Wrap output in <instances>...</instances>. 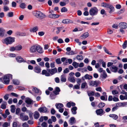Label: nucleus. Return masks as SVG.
<instances>
[{"mask_svg": "<svg viewBox=\"0 0 127 127\" xmlns=\"http://www.w3.org/2000/svg\"><path fill=\"white\" fill-rule=\"evenodd\" d=\"M15 38L9 37L3 39L2 40V42L4 44L8 45L9 44H11L15 41Z\"/></svg>", "mask_w": 127, "mask_h": 127, "instance_id": "obj_1", "label": "nucleus"}, {"mask_svg": "<svg viewBox=\"0 0 127 127\" xmlns=\"http://www.w3.org/2000/svg\"><path fill=\"white\" fill-rule=\"evenodd\" d=\"M12 78V76L11 74H9L5 75L3 78L4 83L5 84L9 83L10 79Z\"/></svg>", "mask_w": 127, "mask_h": 127, "instance_id": "obj_2", "label": "nucleus"}, {"mask_svg": "<svg viewBox=\"0 0 127 127\" xmlns=\"http://www.w3.org/2000/svg\"><path fill=\"white\" fill-rule=\"evenodd\" d=\"M33 15L37 18H43L46 17L45 15L42 12L38 11H36L34 12Z\"/></svg>", "mask_w": 127, "mask_h": 127, "instance_id": "obj_3", "label": "nucleus"}, {"mask_svg": "<svg viewBox=\"0 0 127 127\" xmlns=\"http://www.w3.org/2000/svg\"><path fill=\"white\" fill-rule=\"evenodd\" d=\"M89 13L91 16H94L97 15L98 12V9L97 8L94 7L92 8L89 10Z\"/></svg>", "mask_w": 127, "mask_h": 127, "instance_id": "obj_4", "label": "nucleus"}, {"mask_svg": "<svg viewBox=\"0 0 127 127\" xmlns=\"http://www.w3.org/2000/svg\"><path fill=\"white\" fill-rule=\"evenodd\" d=\"M20 118L23 121H27L29 119L28 117L24 115L23 113H21L20 114Z\"/></svg>", "mask_w": 127, "mask_h": 127, "instance_id": "obj_5", "label": "nucleus"}, {"mask_svg": "<svg viewBox=\"0 0 127 127\" xmlns=\"http://www.w3.org/2000/svg\"><path fill=\"white\" fill-rule=\"evenodd\" d=\"M25 102L27 104L26 106L29 107L30 105L33 104V101L29 98H27L25 99Z\"/></svg>", "mask_w": 127, "mask_h": 127, "instance_id": "obj_6", "label": "nucleus"}, {"mask_svg": "<svg viewBox=\"0 0 127 127\" xmlns=\"http://www.w3.org/2000/svg\"><path fill=\"white\" fill-rule=\"evenodd\" d=\"M38 110L40 113H46L47 112V108L45 107H43L39 108Z\"/></svg>", "mask_w": 127, "mask_h": 127, "instance_id": "obj_7", "label": "nucleus"}, {"mask_svg": "<svg viewBox=\"0 0 127 127\" xmlns=\"http://www.w3.org/2000/svg\"><path fill=\"white\" fill-rule=\"evenodd\" d=\"M118 25L121 28L125 29L127 28V24L125 22H121Z\"/></svg>", "mask_w": 127, "mask_h": 127, "instance_id": "obj_8", "label": "nucleus"}, {"mask_svg": "<svg viewBox=\"0 0 127 127\" xmlns=\"http://www.w3.org/2000/svg\"><path fill=\"white\" fill-rule=\"evenodd\" d=\"M47 71L50 74L53 75L57 72V69L56 68H55L52 69H47Z\"/></svg>", "mask_w": 127, "mask_h": 127, "instance_id": "obj_9", "label": "nucleus"}, {"mask_svg": "<svg viewBox=\"0 0 127 127\" xmlns=\"http://www.w3.org/2000/svg\"><path fill=\"white\" fill-rule=\"evenodd\" d=\"M41 69L40 67L37 65L34 67L33 69V70L35 72L38 73L41 72Z\"/></svg>", "mask_w": 127, "mask_h": 127, "instance_id": "obj_10", "label": "nucleus"}, {"mask_svg": "<svg viewBox=\"0 0 127 127\" xmlns=\"http://www.w3.org/2000/svg\"><path fill=\"white\" fill-rule=\"evenodd\" d=\"M60 15L55 14H49L48 15V17L50 18H56L59 17Z\"/></svg>", "mask_w": 127, "mask_h": 127, "instance_id": "obj_11", "label": "nucleus"}, {"mask_svg": "<svg viewBox=\"0 0 127 127\" xmlns=\"http://www.w3.org/2000/svg\"><path fill=\"white\" fill-rule=\"evenodd\" d=\"M110 68L111 70L113 72H116L118 71V67L114 65H112Z\"/></svg>", "mask_w": 127, "mask_h": 127, "instance_id": "obj_12", "label": "nucleus"}, {"mask_svg": "<svg viewBox=\"0 0 127 127\" xmlns=\"http://www.w3.org/2000/svg\"><path fill=\"white\" fill-rule=\"evenodd\" d=\"M5 32V30L2 28H0V36L3 37Z\"/></svg>", "mask_w": 127, "mask_h": 127, "instance_id": "obj_13", "label": "nucleus"}, {"mask_svg": "<svg viewBox=\"0 0 127 127\" xmlns=\"http://www.w3.org/2000/svg\"><path fill=\"white\" fill-rule=\"evenodd\" d=\"M89 85L92 86H96L97 85V83L96 81H91L89 82Z\"/></svg>", "mask_w": 127, "mask_h": 127, "instance_id": "obj_14", "label": "nucleus"}, {"mask_svg": "<svg viewBox=\"0 0 127 127\" xmlns=\"http://www.w3.org/2000/svg\"><path fill=\"white\" fill-rule=\"evenodd\" d=\"M60 91V88L58 87H57L55 88V90L53 91V92L55 95H57L59 94V92Z\"/></svg>", "mask_w": 127, "mask_h": 127, "instance_id": "obj_15", "label": "nucleus"}, {"mask_svg": "<svg viewBox=\"0 0 127 127\" xmlns=\"http://www.w3.org/2000/svg\"><path fill=\"white\" fill-rule=\"evenodd\" d=\"M96 113L97 115H101L103 114V110L101 109L97 110L96 111Z\"/></svg>", "mask_w": 127, "mask_h": 127, "instance_id": "obj_16", "label": "nucleus"}, {"mask_svg": "<svg viewBox=\"0 0 127 127\" xmlns=\"http://www.w3.org/2000/svg\"><path fill=\"white\" fill-rule=\"evenodd\" d=\"M72 23V21L68 19H64L62 21V23L64 24H68Z\"/></svg>", "mask_w": 127, "mask_h": 127, "instance_id": "obj_17", "label": "nucleus"}, {"mask_svg": "<svg viewBox=\"0 0 127 127\" xmlns=\"http://www.w3.org/2000/svg\"><path fill=\"white\" fill-rule=\"evenodd\" d=\"M107 8H109L110 9V10L109 12L110 13H111L114 11L115 9L114 7L112 5L109 4Z\"/></svg>", "mask_w": 127, "mask_h": 127, "instance_id": "obj_18", "label": "nucleus"}, {"mask_svg": "<svg viewBox=\"0 0 127 127\" xmlns=\"http://www.w3.org/2000/svg\"><path fill=\"white\" fill-rule=\"evenodd\" d=\"M69 124L71 125H72L75 122V118L73 117L71 118L69 120Z\"/></svg>", "mask_w": 127, "mask_h": 127, "instance_id": "obj_19", "label": "nucleus"}, {"mask_svg": "<svg viewBox=\"0 0 127 127\" xmlns=\"http://www.w3.org/2000/svg\"><path fill=\"white\" fill-rule=\"evenodd\" d=\"M42 74L45 75V76H50L49 73L47 72V71L45 70H42Z\"/></svg>", "mask_w": 127, "mask_h": 127, "instance_id": "obj_20", "label": "nucleus"}, {"mask_svg": "<svg viewBox=\"0 0 127 127\" xmlns=\"http://www.w3.org/2000/svg\"><path fill=\"white\" fill-rule=\"evenodd\" d=\"M36 46L34 45L32 46L30 48V52H34L36 51V49H37Z\"/></svg>", "mask_w": 127, "mask_h": 127, "instance_id": "obj_21", "label": "nucleus"}, {"mask_svg": "<svg viewBox=\"0 0 127 127\" xmlns=\"http://www.w3.org/2000/svg\"><path fill=\"white\" fill-rule=\"evenodd\" d=\"M67 106L68 108H70L71 107L75 106V103L71 102H69L67 103Z\"/></svg>", "mask_w": 127, "mask_h": 127, "instance_id": "obj_22", "label": "nucleus"}, {"mask_svg": "<svg viewBox=\"0 0 127 127\" xmlns=\"http://www.w3.org/2000/svg\"><path fill=\"white\" fill-rule=\"evenodd\" d=\"M55 106L56 108L58 109L62 108L64 106L63 104L62 103H56Z\"/></svg>", "mask_w": 127, "mask_h": 127, "instance_id": "obj_23", "label": "nucleus"}, {"mask_svg": "<svg viewBox=\"0 0 127 127\" xmlns=\"http://www.w3.org/2000/svg\"><path fill=\"white\" fill-rule=\"evenodd\" d=\"M37 47L36 51H37L38 52L40 53H41L43 52V49L39 45L37 46Z\"/></svg>", "mask_w": 127, "mask_h": 127, "instance_id": "obj_24", "label": "nucleus"}, {"mask_svg": "<svg viewBox=\"0 0 127 127\" xmlns=\"http://www.w3.org/2000/svg\"><path fill=\"white\" fill-rule=\"evenodd\" d=\"M77 109V108L75 106L72 108L71 109V111L72 113L73 114H75L77 113L76 110Z\"/></svg>", "mask_w": 127, "mask_h": 127, "instance_id": "obj_25", "label": "nucleus"}, {"mask_svg": "<svg viewBox=\"0 0 127 127\" xmlns=\"http://www.w3.org/2000/svg\"><path fill=\"white\" fill-rule=\"evenodd\" d=\"M68 80L70 82L74 83L75 82L74 77L72 76H70L68 78Z\"/></svg>", "mask_w": 127, "mask_h": 127, "instance_id": "obj_26", "label": "nucleus"}, {"mask_svg": "<svg viewBox=\"0 0 127 127\" xmlns=\"http://www.w3.org/2000/svg\"><path fill=\"white\" fill-rule=\"evenodd\" d=\"M16 59L17 62L19 63H21L23 61V59L20 56L16 57Z\"/></svg>", "mask_w": 127, "mask_h": 127, "instance_id": "obj_27", "label": "nucleus"}, {"mask_svg": "<svg viewBox=\"0 0 127 127\" xmlns=\"http://www.w3.org/2000/svg\"><path fill=\"white\" fill-rule=\"evenodd\" d=\"M109 116L112 118L116 120L118 118V116L116 114H110L109 115Z\"/></svg>", "mask_w": 127, "mask_h": 127, "instance_id": "obj_28", "label": "nucleus"}, {"mask_svg": "<svg viewBox=\"0 0 127 127\" xmlns=\"http://www.w3.org/2000/svg\"><path fill=\"white\" fill-rule=\"evenodd\" d=\"M39 113L37 111H35L34 116V118L36 119H38L39 118Z\"/></svg>", "mask_w": 127, "mask_h": 127, "instance_id": "obj_29", "label": "nucleus"}, {"mask_svg": "<svg viewBox=\"0 0 127 127\" xmlns=\"http://www.w3.org/2000/svg\"><path fill=\"white\" fill-rule=\"evenodd\" d=\"M61 81L63 82H65L66 81V76L65 75H62L61 76Z\"/></svg>", "mask_w": 127, "mask_h": 127, "instance_id": "obj_30", "label": "nucleus"}, {"mask_svg": "<svg viewBox=\"0 0 127 127\" xmlns=\"http://www.w3.org/2000/svg\"><path fill=\"white\" fill-rule=\"evenodd\" d=\"M35 93H39V94H41V92H39V90L36 87H33L32 90Z\"/></svg>", "mask_w": 127, "mask_h": 127, "instance_id": "obj_31", "label": "nucleus"}, {"mask_svg": "<svg viewBox=\"0 0 127 127\" xmlns=\"http://www.w3.org/2000/svg\"><path fill=\"white\" fill-rule=\"evenodd\" d=\"M13 83L16 85H19L20 83L19 81L17 79H13Z\"/></svg>", "mask_w": 127, "mask_h": 127, "instance_id": "obj_32", "label": "nucleus"}, {"mask_svg": "<svg viewBox=\"0 0 127 127\" xmlns=\"http://www.w3.org/2000/svg\"><path fill=\"white\" fill-rule=\"evenodd\" d=\"M10 126V123L7 122H4L2 125V126L3 127H8Z\"/></svg>", "mask_w": 127, "mask_h": 127, "instance_id": "obj_33", "label": "nucleus"}, {"mask_svg": "<svg viewBox=\"0 0 127 127\" xmlns=\"http://www.w3.org/2000/svg\"><path fill=\"white\" fill-rule=\"evenodd\" d=\"M125 103L124 102H118L116 103V105L117 107L121 106L124 105Z\"/></svg>", "mask_w": 127, "mask_h": 127, "instance_id": "obj_34", "label": "nucleus"}, {"mask_svg": "<svg viewBox=\"0 0 127 127\" xmlns=\"http://www.w3.org/2000/svg\"><path fill=\"white\" fill-rule=\"evenodd\" d=\"M16 51H19L21 50L22 47L21 45H18L15 47Z\"/></svg>", "mask_w": 127, "mask_h": 127, "instance_id": "obj_35", "label": "nucleus"}, {"mask_svg": "<svg viewBox=\"0 0 127 127\" xmlns=\"http://www.w3.org/2000/svg\"><path fill=\"white\" fill-rule=\"evenodd\" d=\"M84 77L86 79H88L89 80L91 79L92 77V76L88 74L85 75Z\"/></svg>", "mask_w": 127, "mask_h": 127, "instance_id": "obj_36", "label": "nucleus"}, {"mask_svg": "<svg viewBox=\"0 0 127 127\" xmlns=\"http://www.w3.org/2000/svg\"><path fill=\"white\" fill-rule=\"evenodd\" d=\"M127 40H125L122 45V47L123 49H125L127 47Z\"/></svg>", "mask_w": 127, "mask_h": 127, "instance_id": "obj_37", "label": "nucleus"}, {"mask_svg": "<svg viewBox=\"0 0 127 127\" xmlns=\"http://www.w3.org/2000/svg\"><path fill=\"white\" fill-rule=\"evenodd\" d=\"M89 35V33L87 32H86L84 33L82 35V36L84 38H86Z\"/></svg>", "mask_w": 127, "mask_h": 127, "instance_id": "obj_38", "label": "nucleus"}, {"mask_svg": "<svg viewBox=\"0 0 127 127\" xmlns=\"http://www.w3.org/2000/svg\"><path fill=\"white\" fill-rule=\"evenodd\" d=\"M76 58L78 60L80 61L83 59V57L82 55H78L76 56Z\"/></svg>", "mask_w": 127, "mask_h": 127, "instance_id": "obj_39", "label": "nucleus"}, {"mask_svg": "<svg viewBox=\"0 0 127 127\" xmlns=\"http://www.w3.org/2000/svg\"><path fill=\"white\" fill-rule=\"evenodd\" d=\"M72 65L75 68H77L78 67V63L75 62L73 63Z\"/></svg>", "mask_w": 127, "mask_h": 127, "instance_id": "obj_40", "label": "nucleus"}, {"mask_svg": "<svg viewBox=\"0 0 127 127\" xmlns=\"http://www.w3.org/2000/svg\"><path fill=\"white\" fill-rule=\"evenodd\" d=\"M105 105L104 103L101 102L98 104V107L99 108H102L104 107Z\"/></svg>", "mask_w": 127, "mask_h": 127, "instance_id": "obj_41", "label": "nucleus"}, {"mask_svg": "<svg viewBox=\"0 0 127 127\" xmlns=\"http://www.w3.org/2000/svg\"><path fill=\"white\" fill-rule=\"evenodd\" d=\"M3 11L4 12H6L9 10V9L8 7L7 6L5 5L3 7Z\"/></svg>", "mask_w": 127, "mask_h": 127, "instance_id": "obj_42", "label": "nucleus"}, {"mask_svg": "<svg viewBox=\"0 0 127 127\" xmlns=\"http://www.w3.org/2000/svg\"><path fill=\"white\" fill-rule=\"evenodd\" d=\"M87 93L88 95L89 96H93L95 94L94 92L93 91L88 92Z\"/></svg>", "mask_w": 127, "mask_h": 127, "instance_id": "obj_43", "label": "nucleus"}, {"mask_svg": "<svg viewBox=\"0 0 127 127\" xmlns=\"http://www.w3.org/2000/svg\"><path fill=\"white\" fill-rule=\"evenodd\" d=\"M26 6V4L24 3H21L20 5V7L22 9H24L25 8Z\"/></svg>", "mask_w": 127, "mask_h": 127, "instance_id": "obj_44", "label": "nucleus"}, {"mask_svg": "<svg viewBox=\"0 0 127 127\" xmlns=\"http://www.w3.org/2000/svg\"><path fill=\"white\" fill-rule=\"evenodd\" d=\"M109 4L103 2L101 4V6H102L107 8Z\"/></svg>", "mask_w": 127, "mask_h": 127, "instance_id": "obj_45", "label": "nucleus"}, {"mask_svg": "<svg viewBox=\"0 0 127 127\" xmlns=\"http://www.w3.org/2000/svg\"><path fill=\"white\" fill-rule=\"evenodd\" d=\"M11 108V111L12 112L14 113L15 111V105H12L10 106Z\"/></svg>", "mask_w": 127, "mask_h": 127, "instance_id": "obj_46", "label": "nucleus"}, {"mask_svg": "<svg viewBox=\"0 0 127 127\" xmlns=\"http://www.w3.org/2000/svg\"><path fill=\"white\" fill-rule=\"evenodd\" d=\"M120 99L122 100L127 99V98L125 96H124L122 95H120Z\"/></svg>", "mask_w": 127, "mask_h": 127, "instance_id": "obj_47", "label": "nucleus"}, {"mask_svg": "<svg viewBox=\"0 0 127 127\" xmlns=\"http://www.w3.org/2000/svg\"><path fill=\"white\" fill-rule=\"evenodd\" d=\"M101 75L102 76V78H105L107 77V75L106 74V73L105 72V71H104V72H103L101 74Z\"/></svg>", "mask_w": 127, "mask_h": 127, "instance_id": "obj_48", "label": "nucleus"}, {"mask_svg": "<svg viewBox=\"0 0 127 127\" xmlns=\"http://www.w3.org/2000/svg\"><path fill=\"white\" fill-rule=\"evenodd\" d=\"M103 49L104 51L107 54H108L111 55L112 54L110 53V52L109 51L106 49L105 47H104L103 48Z\"/></svg>", "mask_w": 127, "mask_h": 127, "instance_id": "obj_49", "label": "nucleus"}, {"mask_svg": "<svg viewBox=\"0 0 127 127\" xmlns=\"http://www.w3.org/2000/svg\"><path fill=\"white\" fill-rule=\"evenodd\" d=\"M13 13L12 12H8L7 14V16L9 17H11L13 16Z\"/></svg>", "mask_w": 127, "mask_h": 127, "instance_id": "obj_50", "label": "nucleus"}, {"mask_svg": "<svg viewBox=\"0 0 127 127\" xmlns=\"http://www.w3.org/2000/svg\"><path fill=\"white\" fill-rule=\"evenodd\" d=\"M87 86V84L86 82L83 83L81 85V88L82 89L84 88Z\"/></svg>", "mask_w": 127, "mask_h": 127, "instance_id": "obj_51", "label": "nucleus"}, {"mask_svg": "<svg viewBox=\"0 0 127 127\" xmlns=\"http://www.w3.org/2000/svg\"><path fill=\"white\" fill-rule=\"evenodd\" d=\"M66 54L67 55H71L74 54H75V52L73 51H71L70 52H66Z\"/></svg>", "mask_w": 127, "mask_h": 127, "instance_id": "obj_52", "label": "nucleus"}, {"mask_svg": "<svg viewBox=\"0 0 127 127\" xmlns=\"http://www.w3.org/2000/svg\"><path fill=\"white\" fill-rule=\"evenodd\" d=\"M4 1L3 4L4 5L8 4L9 3V1L8 0H4Z\"/></svg>", "mask_w": 127, "mask_h": 127, "instance_id": "obj_53", "label": "nucleus"}, {"mask_svg": "<svg viewBox=\"0 0 127 127\" xmlns=\"http://www.w3.org/2000/svg\"><path fill=\"white\" fill-rule=\"evenodd\" d=\"M38 30V28L37 27H34L32 30V31H31V32H36Z\"/></svg>", "mask_w": 127, "mask_h": 127, "instance_id": "obj_54", "label": "nucleus"}, {"mask_svg": "<svg viewBox=\"0 0 127 127\" xmlns=\"http://www.w3.org/2000/svg\"><path fill=\"white\" fill-rule=\"evenodd\" d=\"M122 119L124 122H127V116H123V117Z\"/></svg>", "mask_w": 127, "mask_h": 127, "instance_id": "obj_55", "label": "nucleus"}, {"mask_svg": "<svg viewBox=\"0 0 127 127\" xmlns=\"http://www.w3.org/2000/svg\"><path fill=\"white\" fill-rule=\"evenodd\" d=\"M118 91L116 90H114L112 91V93L113 95L118 94Z\"/></svg>", "mask_w": 127, "mask_h": 127, "instance_id": "obj_56", "label": "nucleus"}, {"mask_svg": "<svg viewBox=\"0 0 127 127\" xmlns=\"http://www.w3.org/2000/svg\"><path fill=\"white\" fill-rule=\"evenodd\" d=\"M67 11L66 8L65 7H63L61 9V11L62 12H65Z\"/></svg>", "mask_w": 127, "mask_h": 127, "instance_id": "obj_57", "label": "nucleus"}, {"mask_svg": "<svg viewBox=\"0 0 127 127\" xmlns=\"http://www.w3.org/2000/svg\"><path fill=\"white\" fill-rule=\"evenodd\" d=\"M125 11V9L124 8H122L121 9V10L119 11L118 13L119 14H121L123 13Z\"/></svg>", "mask_w": 127, "mask_h": 127, "instance_id": "obj_58", "label": "nucleus"}, {"mask_svg": "<svg viewBox=\"0 0 127 127\" xmlns=\"http://www.w3.org/2000/svg\"><path fill=\"white\" fill-rule=\"evenodd\" d=\"M51 119L53 122H55L56 121V118L54 116H51Z\"/></svg>", "mask_w": 127, "mask_h": 127, "instance_id": "obj_59", "label": "nucleus"}, {"mask_svg": "<svg viewBox=\"0 0 127 127\" xmlns=\"http://www.w3.org/2000/svg\"><path fill=\"white\" fill-rule=\"evenodd\" d=\"M16 56V55L15 54L10 53L9 55V56L10 57H15Z\"/></svg>", "mask_w": 127, "mask_h": 127, "instance_id": "obj_60", "label": "nucleus"}, {"mask_svg": "<svg viewBox=\"0 0 127 127\" xmlns=\"http://www.w3.org/2000/svg\"><path fill=\"white\" fill-rule=\"evenodd\" d=\"M56 63L58 64H60L61 63L60 59V58H58L56 59Z\"/></svg>", "mask_w": 127, "mask_h": 127, "instance_id": "obj_61", "label": "nucleus"}, {"mask_svg": "<svg viewBox=\"0 0 127 127\" xmlns=\"http://www.w3.org/2000/svg\"><path fill=\"white\" fill-rule=\"evenodd\" d=\"M9 50L11 51H13L16 50L15 47H11L9 48Z\"/></svg>", "mask_w": 127, "mask_h": 127, "instance_id": "obj_62", "label": "nucleus"}, {"mask_svg": "<svg viewBox=\"0 0 127 127\" xmlns=\"http://www.w3.org/2000/svg\"><path fill=\"white\" fill-rule=\"evenodd\" d=\"M41 126L42 127H47V123L45 122L42 123L41 124Z\"/></svg>", "mask_w": 127, "mask_h": 127, "instance_id": "obj_63", "label": "nucleus"}, {"mask_svg": "<svg viewBox=\"0 0 127 127\" xmlns=\"http://www.w3.org/2000/svg\"><path fill=\"white\" fill-rule=\"evenodd\" d=\"M23 127H29V126L28 124L26 123H24L22 125Z\"/></svg>", "mask_w": 127, "mask_h": 127, "instance_id": "obj_64", "label": "nucleus"}]
</instances>
